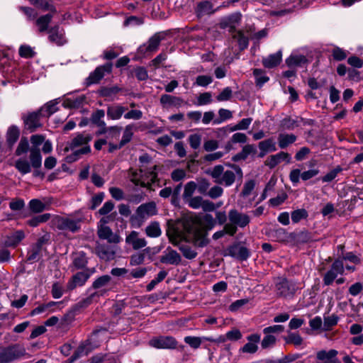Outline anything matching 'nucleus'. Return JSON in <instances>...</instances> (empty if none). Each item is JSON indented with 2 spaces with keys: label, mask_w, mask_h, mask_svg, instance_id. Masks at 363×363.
Returning a JSON list of instances; mask_svg holds the SVG:
<instances>
[{
  "label": "nucleus",
  "mask_w": 363,
  "mask_h": 363,
  "mask_svg": "<svg viewBox=\"0 0 363 363\" xmlns=\"http://www.w3.org/2000/svg\"><path fill=\"white\" fill-rule=\"evenodd\" d=\"M167 235L169 242L177 246L183 256L188 259H193L197 256L196 250L181 242H193L196 246L204 247L208 244L206 233L193 218H184L168 223Z\"/></svg>",
  "instance_id": "nucleus-1"
},
{
  "label": "nucleus",
  "mask_w": 363,
  "mask_h": 363,
  "mask_svg": "<svg viewBox=\"0 0 363 363\" xmlns=\"http://www.w3.org/2000/svg\"><path fill=\"white\" fill-rule=\"evenodd\" d=\"M225 167L228 168H225L221 164L216 165L209 174L214 179L215 183L229 187L235 183L237 178L241 179L243 173L242 169L237 164L226 163Z\"/></svg>",
  "instance_id": "nucleus-2"
},
{
  "label": "nucleus",
  "mask_w": 363,
  "mask_h": 363,
  "mask_svg": "<svg viewBox=\"0 0 363 363\" xmlns=\"http://www.w3.org/2000/svg\"><path fill=\"white\" fill-rule=\"evenodd\" d=\"M91 140V136L89 133H79L70 142L67 143L65 151L74 150L75 148L82 146V148L77 150L73 154L67 157V162H73L79 158L82 155L87 154L91 151L90 146L88 145Z\"/></svg>",
  "instance_id": "nucleus-3"
},
{
  "label": "nucleus",
  "mask_w": 363,
  "mask_h": 363,
  "mask_svg": "<svg viewBox=\"0 0 363 363\" xmlns=\"http://www.w3.org/2000/svg\"><path fill=\"white\" fill-rule=\"evenodd\" d=\"M228 219L230 223L225 225V229L227 235L230 236L236 233L238 228H244L250 223V218L247 214L239 212L236 209L230 210Z\"/></svg>",
  "instance_id": "nucleus-4"
},
{
  "label": "nucleus",
  "mask_w": 363,
  "mask_h": 363,
  "mask_svg": "<svg viewBox=\"0 0 363 363\" xmlns=\"http://www.w3.org/2000/svg\"><path fill=\"white\" fill-rule=\"evenodd\" d=\"M156 169L157 165H152L147 169L141 167L140 172L134 173L131 180L135 185L150 187V186L157 181V174Z\"/></svg>",
  "instance_id": "nucleus-5"
},
{
  "label": "nucleus",
  "mask_w": 363,
  "mask_h": 363,
  "mask_svg": "<svg viewBox=\"0 0 363 363\" xmlns=\"http://www.w3.org/2000/svg\"><path fill=\"white\" fill-rule=\"evenodd\" d=\"M298 289V284L294 280L284 277H278L275 279L274 291L279 297H292Z\"/></svg>",
  "instance_id": "nucleus-6"
},
{
  "label": "nucleus",
  "mask_w": 363,
  "mask_h": 363,
  "mask_svg": "<svg viewBox=\"0 0 363 363\" xmlns=\"http://www.w3.org/2000/svg\"><path fill=\"white\" fill-rule=\"evenodd\" d=\"M26 348L15 344L0 350V363H12L26 355Z\"/></svg>",
  "instance_id": "nucleus-7"
},
{
  "label": "nucleus",
  "mask_w": 363,
  "mask_h": 363,
  "mask_svg": "<svg viewBox=\"0 0 363 363\" xmlns=\"http://www.w3.org/2000/svg\"><path fill=\"white\" fill-rule=\"evenodd\" d=\"M80 219H74L68 217H57L55 220L56 227L61 230L77 232L80 228Z\"/></svg>",
  "instance_id": "nucleus-8"
},
{
  "label": "nucleus",
  "mask_w": 363,
  "mask_h": 363,
  "mask_svg": "<svg viewBox=\"0 0 363 363\" xmlns=\"http://www.w3.org/2000/svg\"><path fill=\"white\" fill-rule=\"evenodd\" d=\"M320 173L318 169H310L308 170L301 172L299 169H294L289 173V179L293 184H296L300 182V179L303 181H308Z\"/></svg>",
  "instance_id": "nucleus-9"
},
{
  "label": "nucleus",
  "mask_w": 363,
  "mask_h": 363,
  "mask_svg": "<svg viewBox=\"0 0 363 363\" xmlns=\"http://www.w3.org/2000/svg\"><path fill=\"white\" fill-rule=\"evenodd\" d=\"M344 272V264L342 260L336 259L332 264L330 269L325 274L323 281L325 285L332 284L338 274H342Z\"/></svg>",
  "instance_id": "nucleus-10"
},
{
  "label": "nucleus",
  "mask_w": 363,
  "mask_h": 363,
  "mask_svg": "<svg viewBox=\"0 0 363 363\" xmlns=\"http://www.w3.org/2000/svg\"><path fill=\"white\" fill-rule=\"evenodd\" d=\"M177 340L171 336H160L149 341V345L157 349H174Z\"/></svg>",
  "instance_id": "nucleus-11"
},
{
  "label": "nucleus",
  "mask_w": 363,
  "mask_h": 363,
  "mask_svg": "<svg viewBox=\"0 0 363 363\" xmlns=\"http://www.w3.org/2000/svg\"><path fill=\"white\" fill-rule=\"evenodd\" d=\"M118 250L116 245L97 243L95 251L97 256L103 260L109 261L115 258Z\"/></svg>",
  "instance_id": "nucleus-12"
},
{
  "label": "nucleus",
  "mask_w": 363,
  "mask_h": 363,
  "mask_svg": "<svg viewBox=\"0 0 363 363\" xmlns=\"http://www.w3.org/2000/svg\"><path fill=\"white\" fill-rule=\"evenodd\" d=\"M91 272H79L72 277L67 284V289L68 291H72L78 286H82L86 282L91 273Z\"/></svg>",
  "instance_id": "nucleus-13"
},
{
  "label": "nucleus",
  "mask_w": 363,
  "mask_h": 363,
  "mask_svg": "<svg viewBox=\"0 0 363 363\" xmlns=\"http://www.w3.org/2000/svg\"><path fill=\"white\" fill-rule=\"evenodd\" d=\"M97 234L100 239L106 240L110 244L116 245L121 241L120 236L113 233L109 227L104 225H99Z\"/></svg>",
  "instance_id": "nucleus-14"
},
{
  "label": "nucleus",
  "mask_w": 363,
  "mask_h": 363,
  "mask_svg": "<svg viewBox=\"0 0 363 363\" xmlns=\"http://www.w3.org/2000/svg\"><path fill=\"white\" fill-rule=\"evenodd\" d=\"M112 69V64L106 63L102 66H99L91 72L87 78L89 84L98 83L105 75V73H110Z\"/></svg>",
  "instance_id": "nucleus-15"
},
{
  "label": "nucleus",
  "mask_w": 363,
  "mask_h": 363,
  "mask_svg": "<svg viewBox=\"0 0 363 363\" xmlns=\"http://www.w3.org/2000/svg\"><path fill=\"white\" fill-rule=\"evenodd\" d=\"M52 203L50 199L44 198L43 200L33 199L28 203V208L33 213H40L45 210H49Z\"/></svg>",
  "instance_id": "nucleus-16"
},
{
  "label": "nucleus",
  "mask_w": 363,
  "mask_h": 363,
  "mask_svg": "<svg viewBox=\"0 0 363 363\" xmlns=\"http://www.w3.org/2000/svg\"><path fill=\"white\" fill-rule=\"evenodd\" d=\"M42 116L40 111L30 113L27 116L23 117L26 128L30 132L35 131L41 126L40 123V116Z\"/></svg>",
  "instance_id": "nucleus-17"
},
{
  "label": "nucleus",
  "mask_w": 363,
  "mask_h": 363,
  "mask_svg": "<svg viewBox=\"0 0 363 363\" xmlns=\"http://www.w3.org/2000/svg\"><path fill=\"white\" fill-rule=\"evenodd\" d=\"M125 242L132 246L135 250L145 247L147 245V241L144 238L140 236L137 231H131L125 238Z\"/></svg>",
  "instance_id": "nucleus-18"
},
{
  "label": "nucleus",
  "mask_w": 363,
  "mask_h": 363,
  "mask_svg": "<svg viewBox=\"0 0 363 363\" xmlns=\"http://www.w3.org/2000/svg\"><path fill=\"white\" fill-rule=\"evenodd\" d=\"M182 261V257L174 250L167 247L160 257V262L164 264L178 265Z\"/></svg>",
  "instance_id": "nucleus-19"
},
{
  "label": "nucleus",
  "mask_w": 363,
  "mask_h": 363,
  "mask_svg": "<svg viewBox=\"0 0 363 363\" xmlns=\"http://www.w3.org/2000/svg\"><path fill=\"white\" fill-rule=\"evenodd\" d=\"M157 213V206L155 202H149L141 204L136 210L137 216L142 219L156 215Z\"/></svg>",
  "instance_id": "nucleus-20"
},
{
  "label": "nucleus",
  "mask_w": 363,
  "mask_h": 363,
  "mask_svg": "<svg viewBox=\"0 0 363 363\" xmlns=\"http://www.w3.org/2000/svg\"><path fill=\"white\" fill-rule=\"evenodd\" d=\"M49 40L58 46L63 45L67 43L65 37V31L58 26L51 28L49 31Z\"/></svg>",
  "instance_id": "nucleus-21"
},
{
  "label": "nucleus",
  "mask_w": 363,
  "mask_h": 363,
  "mask_svg": "<svg viewBox=\"0 0 363 363\" xmlns=\"http://www.w3.org/2000/svg\"><path fill=\"white\" fill-rule=\"evenodd\" d=\"M260 335L255 333L247 337V342L240 348V351L243 353L254 354L258 350L257 344L260 341Z\"/></svg>",
  "instance_id": "nucleus-22"
},
{
  "label": "nucleus",
  "mask_w": 363,
  "mask_h": 363,
  "mask_svg": "<svg viewBox=\"0 0 363 363\" xmlns=\"http://www.w3.org/2000/svg\"><path fill=\"white\" fill-rule=\"evenodd\" d=\"M282 161L289 163L291 161L290 155L285 152H280L276 155H271L265 160L264 164L269 168L273 169Z\"/></svg>",
  "instance_id": "nucleus-23"
},
{
  "label": "nucleus",
  "mask_w": 363,
  "mask_h": 363,
  "mask_svg": "<svg viewBox=\"0 0 363 363\" xmlns=\"http://www.w3.org/2000/svg\"><path fill=\"white\" fill-rule=\"evenodd\" d=\"M338 352L336 350H320L316 353V358L320 361H327L325 363H340L337 357Z\"/></svg>",
  "instance_id": "nucleus-24"
},
{
  "label": "nucleus",
  "mask_w": 363,
  "mask_h": 363,
  "mask_svg": "<svg viewBox=\"0 0 363 363\" xmlns=\"http://www.w3.org/2000/svg\"><path fill=\"white\" fill-rule=\"evenodd\" d=\"M160 101L162 106L166 108H179L184 104V100L182 98L169 94L162 95Z\"/></svg>",
  "instance_id": "nucleus-25"
},
{
  "label": "nucleus",
  "mask_w": 363,
  "mask_h": 363,
  "mask_svg": "<svg viewBox=\"0 0 363 363\" xmlns=\"http://www.w3.org/2000/svg\"><path fill=\"white\" fill-rule=\"evenodd\" d=\"M162 37L160 33H155L152 35L146 45L140 48V52H155L160 44Z\"/></svg>",
  "instance_id": "nucleus-26"
},
{
  "label": "nucleus",
  "mask_w": 363,
  "mask_h": 363,
  "mask_svg": "<svg viewBox=\"0 0 363 363\" xmlns=\"http://www.w3.org/2000/svg\"><path fill=\"white\" fill-rule=\"evenodd\" d=\"M25 238V233L23 230H16L10 235H8L4 242L6 247H16Z\"/></svg>",
  "instance_id": "nucleus-27"
},
{
  "label": "nucleus",
  "mask_w": 363,
  "mask_h": 363,
  "mask_svg": "<svg viewBox=\"0 0 363 363\" xmlns=\"http://www.w3.org/2000/svg\"><path fill=\"white\" fill-rule=\"evenodd\" d=\"M308 62L306 56L303 55L293 52L286 58V64L289 67H301Z\"/></svg>",
  "instance_id": "nucleus-28"
},
{
  "label": "nucleus",
  "mask_w": 363,
  "mask_h": 363,
  "mask_svg": "<svg viewBox=\"0 0 363 363\" xmlns=\"http://www.w3.org/2000/svg\"><path fill=\"white\" fill-rule=\"evenodd\" d=\"M230 255L236 259L246 260L250 257V252L247 247L236 245L230 249Z\"/></svg>",
  "instance_id": "nucleus-29"
},
{
  "label": "nucleus",
  "mask_w": 363,
  "mask_h": 363,
  "mask_svg": "<svg viewBox=\"0 0 363 363\" xmlns=\"http://www.w3.org/2000/svg\"><path fill=\"white\" fill-rule=\"evenodd\" d=\"M242 15L240 13H235L228 16L225 21L223 23L224 27L229 28V32L232 33L235 31L236 26L241 21Z\"/></svg>",
  "instance_id": "nucleus-30"
},
{
  "label": "nucleus",
  "mask_w": 363,
  "mask_h": 363,
  "mask_svg": "<svg viewBox=\"0 0 363 363\" xmlns=\"http://www.w3.org/2000/svg\"><path fill=\"white\" fill-rule=\"evenodd\" d=\"M281 51L269 55L262 60L263 65L267 68H272L277 66L281 61Z\"/></svg>",
  "instance_id": "nucleus-31"
},
{
  "label": "nucleus",
  "mask_w": 363,
  "mask_h": 363,
  "mask_svg": "<svg viewBox=\"0 0 363 363\" xmlns=\"http://www.w3.org/2000/svg\"><path fill=\"white\" fill-rule=\"evenodd\" d=\"M20 135V131L17 126L11 125L10 126L6 132V143L9 148L11 149L13 145L18 140Z\"/></svg>",
  "instance_id": "nucleus-32"
},
{
  "label": "nucleus",
  "mask_w": 363,
  "mask_h": 363,
  "mask_svg": "<svg viewBox=\"0 0 363 363\" xmlns=\"http://www.w3.org/2000/svg\"><path fill=\"white\" fill-rule=\"evenodd\" d=\"M127 108L121 105L111 106L107 108V116L112 120H118Z\"/></svg>",
  "instance_id": "nucleus-33"
},
{
  "label": "nucleus",
  "mask_w": 363,
  "mask_h": 363,
  "mask_svg": "<svg viewBox=\"0 0 363 363\" xmlns=\"http://www.w3.org/2000/svg\"><path fill=\"white\" fill-rule=\"evenodd\" d=\"M232 37L237 40L240 50H243L249 45V38L242 30H235L232 32Z\"/></svg>",
  "instance_id": "nucleus-34"
},
{
  "label": "nucleus",
  "mask_w": 363,
  "mask_h": 363,
  "mask_svg": "<svg viewBox=\"0 0 363 363\" xmlns=\"http://www.w3.org/2000/svg\"><path fill=\"white\" fill-rule=\"evenodd\" d=\"M296 140V136L294 134L280 133L278 136L279 147L281 149L287 147Z\"/></svg>",
  "instance_id": "nucleus-35"
},
{
  "label": "nucleus",
  "mask_w": 363,
  "mask_h": 363,
  "mask_svg": "<svg viewBox=\"0 0 363 363\" xmlns=\"http://www.w3.org/2000/svg\"><path fill=\"white\" fill-rule=\"evenodd\" d=\"M213 13V6L210 1H204L199 2L196 7V13L199 16H202Z\"/></svg>",
  "instance_id": "nucleus-36"
},
{
  "label": "nucleus",
  "mask_w": 363,
  "mask_h": 363,
  "mask_svg": "<svg viewBox=\"0 0 363 363\" xmlns=\"http://www.w3.org/2000/svg\"><path fill=\"white\" fill-rule=\"evenodd\" d=\"M105 116V112L102 109L97 110L91 115V120L92 123L96 124L98 126L103 128V130L100 131V133L106 132L105 122L102 120Z\"/></svg>",
  "instance_id": "nucleus-37"
},
{
  "label": "nucleus",
  "mask_w": 363,
  "mask_h": 363,
  "mask_svg": "<svg viewBox=\"0 0 363 363\" xmlns=\"http://www.w3.org/2000/svg\"><path fill=\"white\" fill-rule=\"evenodd\" d=\"M41 248L42 242L41 240H38L28 252V260L30 262L37 260L40 257Z\"/></svg>",
  "instance_id": "nucleus-38"
},
{
  "label": "nucleus",
  "mask_w": 363,
  "mask_h": 363,
  "mask_svg": "<svg viewBox=\"0 0 363 363\" xmlns=\"http://www.w3.org/2000/svg\"><path fill=\"white\" fill-rule=\"evenodd\" d=\"M52 18V15L50 13H48L46 15L39 17L36 20V25L38 27V30L40 33L44 32L48 29V25L50 23Z\"/></svg>",
  "instance_id": "nucleus-39"
},
{
  "label": "nucleus",
  "mask_w": 363,
  "mask_h": 363,
  "mask_svg": "<svg viewBox=\"0 0 363 363\" xmlns=\"http://www.w3.org/2000/svg\"><path fill=\"white\" fill-rule=\"evenodd\" d=\"M51 217L50 213H44L42 215L36 216L29 219L27 224L31 227H37L40 223L47 222Z\"/></svg>",
  "instance_id": "nucleus-40"
},
{
  "label": "nucleus",
  "mask_w": 363,
  "mask_h": 363,
  "mask_svg": "<svg viewBox=\"0 0 363 363\" xmlns=\"http://www.w3.org/2000/svg\"><path fill=\"white\" fill-rule=\"evenodd\" d=\"M87 264V258L84 252H77L73 258V264L77 269L84 267Z\"/></svg>",
  "instance_id": "nucleus-41"
},
{
  "label": "nucleus",
  "mask_w": 363,
  "mask_h": 363,
  "mask_svg": "<svg viewBox=\"0 0 363 363\" xmlns=\"http://www.w3.org/2000/svg\"><path fill=\"white\" fill-rule=\"evenodd\" d=\"M58 102L56 100L50 101L47 103L40 111L43 116H49L51 114L55 113L57 110Z\"/></svg>",
  "instance_id": "nucleus-42"
},
{
  "label": "nucleus",
  "mask_w": 363,
  "mask_h": 363,
  "mask_svg": "<svg viewBox=\"0 0 363 363\" xmlns=\"http://www.w3.org/2000/svg\"><path fill=\"white\" fill-rule=\"evenodd\" d=\"M196 188L197 184L193 181H190L184 185L182 194L184 201L193 196Z\"/></svg>",
  "instance_id": "nucleus-43"
},
{
  "label": "nucleus",
  "mask_w": 363,
  "mask_h": 363,
  "mask_svg": "<svg viewBox=\"0 0 363 363\" xmlns=\"http://www.w3.org/2000/svg\"><path fill=\"white\" fill-rule=\"evenodd\" d=\"M134 130L135 126L132 124L128 125L125 127L122 139L120 142L121 146H124L125 144H127L131 140L134 133Z\"/></svg>",
  "instance_id": "nucleus-44"
},
{
  "label": "nucleus",
  "mask_w": 363,
  "mask_h": 363,
  "mask_svg": "<svg viewBox=\"0 0 363 363\" xmlns=\"http://www.w3.org/2000/svg\"><path fill=\"white\" fill-rule=\"evenodd\" d=\"M259 148L262 152H274L277 150L276 143L272 138L259 143Z\"/></svg>",
  "instance_id": "nucleus-45"
},
{
  "label": "nucleus",
  "mask_w": 363,
  "mask_h": 363,
  "mask_svg": "<svg viewBox=\"0 0 363 363\" xmlns=\"http://www.w3.org/2000/svg\"><path fill=\"white\" fill-rule=\"evenodd\" d=\"M30 160L32 166L34 168H38L42 164V157L40 150L38 148H32L30 150Z\"/></svg>",
  "instance_id": "nucleus-46"
},
{
  "label": "nucleus",
  "mask_w": 363,
  "mask_h": 363,
  "mask_svg": "<svg viewBox=\"0 0 363 363\" xmlns=\"http://www.w3.org/2000/svg\"><path fill=\"white\" fill-rule=\"evenodd\" d=\"M15 167L22 174H26L31 172L30 163L26 159H19L15 162Z\"/></svg>",
  "instance_id": "nucleus-47"
},
{
  "label": "nucleus",
  "mask_w": 363,
  "mask_h": 363,
  "mask_svg": "<svg viewBox=\"0 0 363 363\" xmlns=\"http://www.w3.org/2000/svg\"><path fill=\"white\" fill-rule=\"evenodd\" d=\"M145 233L147 236L157 238L161 235V229L158 223H152L146 227Z\"/></svg>",
  "instance_id": "nucleus-48"
},
{
  "label": "nucleus",
  "mask_w": 363,
  "mask_h": 363,
  "mask_svg": "<svg viewBox=\"0 0 363 363\" xmlns=\"http://www.w3.org/2000/svg\"><path fill=\"white\" fill-rule=\"evenodd\" d=\"M253 74L255 77L257 86H262L264 83L269 81V77L262 69H255L253 71Z\"/></svg>",
  "instance_id": "nucleus-49"
},
{
  "label": "nucleus",
  "mask_w": 363,
  "mask_h": 363,
  "mask_svg": "<svg viewBox=\"0 0 363 363\" xmlns=\"http://www.w3.org/2000/svg\"><path fill=\"white\" fill-rule=\"evenodd\" d=\"M280 125L284 129L293 130L299 125V123L297 119L287 117L281 120Z\"/></svg>",
  "instance_id": "nucleus-50"
},
{
  "label": "nucleus",
  "mask_w": 363,
  "mask_h": 363,
  "mask_svg": "<svg viewBox=\"0 0 363 363\" xmlns=\"http://www.w3.org/2000/svg\"><path fill=\"white\" fill-rule=\"evenodd\" d=\"M145 251H149V249L147 248L142 252H139L135 253L130 256V264L132 266H136L141 264L144 262L145 260Z\"/></svg>",
  "instance_id": "nucleus-51"
},
{
  "label": "nucleus",
  "mask_w": 363,
  "mask_h": 363,
  "mask_svg": "<svg viewBox=\"0 0 363 363\" xmlns=\"http://www.w3.org/2000/svg\"><path fill=\"white\" fill-rule=\"evenodd\" d=\"M308 214L306 209L300 208L291 212V220L294 223H298L302 219L308 217Z\"/></svg>",
  "instance_id": "nucleus-52"
},
{
  "label": "nucleus",
  "mask_w": 363,
  "mask_h": 363,
  "mask_svg": "<svg viewBox=\"0 0 363 363\" xmlns=\"http://www.w3.org/2000/svg\"><path fill=\"white\" fill-rule=\"evenodd\" d=\"M203 199L200 196H192L187 200L184 201V202L191 208L193 209H199L201 208L203 204Z\"/></svg>",
  "instance_id": "nucleus-53"
},
{
  "label": "nucleus",
  "mask_w": 363,
  "mask_h": 363,
  "mask_svg": "<svg viewBox=\"0 0 363 363\" xmlns=\"http://www.w3.org/2000/svg\"><path fill=\"white\" fill-rule=\"evenodd\" d=\"M84 96H78L73 99L69 98L65 101L64 104L69 108H78L84 103Z\"/></svg>",
  "instance_id": "nucleus-54"
},
{
  "label": "nucleus",
  "mask_w": 363,
  "mask_h": 363,
  "mask_svg": "<svg viewBox=\"0 0 363 363\" xmlns=\"http://www.w3.org/2000/svg\"><path fill=\"white\" fill-rule=\"evenodd\" d=\"M19 55L24 58H31L35 56V52L33 49L28 45H23L19 48Z\"/></svg>",
  "instance_id": "nucleus-55"
},
{
  "label": "nucleus",
  "mask_w": 363,
  "mask_h": 363,
  "mask_svg": "<svg viewBox=\"0 0 363 363\" xmlns=\"http://www.w3.org/2000/svg\"><path fill=\"white\" fill-rule=\"evenodd\" d=\"M111 279L109 275H103L99 277L92 284L93 289H97L106 286L111 281Z\"/></svg>",
  "instance_id": "nucleus-56"
},
{
  "label": "nucleus",
  "mask_w": 363,
  "mask_h": 363,
  "mask_svg": "<svg viewBox=\"0 0 363 363\" xmlns=\"http://www.w3.org/2000/svg\"><path fill=\"white\" fill-rule=\"evenodd\" d=\"M342 169L340 166L336 167L335 169H332L331 171L328 172L325 176H323L321 178V181L323 182H332L333 179H335L337 177V174L340 172H342Z\"/></svg>",
  "instance_id": "nucleus-57"
},
{
  "label": "nucleus",
  "mask_w": 363,
  "mask_h": 363,
  "mask_svg": "<svg viewBox=\"0 0 363 363\" xmlns=\"http://www.w3.org/2000/svg\"><path fill=\"white\" fill-rule=\"evenodd\" d=\"M32 4L36 6L38 8L42 9L43 10H50L51 11L55 12V8L50 5L49 2L47 0H28Z\"/></svg>",
  "instance_id": "nucleus-58"
},
{
  "label": "nucleus",
  "mask_w": 363,
  "mask_h": 363,
  "mask_svg": "<svg viewBox=\"0 0 363 363\" xmlns=\"http://www.w3.org/2000/svg\"><path fill=\"white\" fill-rule=\"evenodd\" d=\"M252 121V118H246L242 119L239 121L235 125L230 128L231 131L238 130H247L250 125Z\"/></svg>",
  "instance_id": "nucleus-59"
},
{
  "label": "nucleus",
  "mask_w": 363,
  "mask_h": 363,
  "mask_svg": "<svg viewBox=\"0 0 363 363\" xmlns=\"http://www.w3.org/2000/svg\"><path fill=\"white\" fill-rule=\"evenodd\" d=\"M220 119L213 121L214 124H219L226 120L230 119L233 117L232 112L228 109L220 108L218 111Z\"/></svg>",
  "instance_id": "nucleus-60"
},
{
  "label": "nucleus",
  "mask_w": 363,
  "mask_h": 363,
  "mask_svg": "<svg viewBox=\"0 0 363 363\" xmlns=\"http://www.w3.org/2000/svg\"><path fill=\"white\" fill-rule=\"evenodd\" d=\"M184 342L194 349L199 348L202 342L201 337L194 336H186L184 337Z\"/></svg>",
  "instance_id": "nucleus-61"
},
{
  "label": "nucleus",
  "mask_w": 363,
  "mask_h": 363,
  "mask_svg": "<svg viewBox=\"0 0 363 363\" xmlns=\"http://www.w3.org/2000/svg\"><path fill=\"white\" fill-rule=\"evenodd\" d=\"M255 182L254 180L251 179V180L246 182L244 184L242 190L240 193V196L242 197L248 196L252 193L253 189H255Z\"/></svg>",
  "instance_id": "nucleus-62"
},
{
  "label": "nucleus",
  "mask_w": 363,
  "mask_h": 363,
  "mask_svg": "<svg viewBox=\"0 0 363 363\" xmlns=\"http://www.w3.org/2000/svg\"><path fill=\"white\" fill-rule=\"evenodd\" d=\"M285 340L286 343H291L295 346H299L303 342V338L298 333H289L285 338Z\"/></svg>",
  "instance_id": "nucleus-63"
},
{
  "label": "nucleus",
  "mask_w": 363,
  "mask_h": 363,
  "mask_svg": "<svg viewBox=\"0 0 363 363\" xmlns=\"http://www.w3.org/2000/svg\"><path fill=\"white\" fill-rule=\"evenodd\" d=\"M186 177V170L180 168L175 169L171 173V178L174 182H180L184 179Z\"/></svg>",
  "instance_id": "nucleus-64"
}]
</instances>
